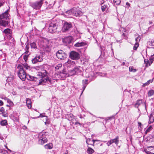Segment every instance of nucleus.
Wrapping results in <instances>:
<instances>
[{"instance_id":"nucleus-1","label":"nucleus","mask_w":154,"mask_h":154,"mask_svg":"<svg viewBox=\"0 0 154 154\" xmlns=\"http://www.w3.org/2000/svg\"><path fill=\"white\" fill-rule=\"evenodd\" d=\"M47 75L46 71L45 70H43L41 72H38V75L41 76L42 77L39 81L38 85H44L45 83L47 82H49L50 83H51V80L50 78L48 77H46V78L45 77Z\"/></svg>"},{"instance_id":"nucleus-2","label":"nucleus","mask_w":154,"mask_h":154,"mask_svg":"<svg viewBox=\"0 0 154 154\" xmlns=\"http://www.w3.org/2000/svg\"><path fill=\"white\" fill-rule=\"evenodd\" d=\"M17 68L18 69L17 71L18 77L22 81H25L27 75L23 68V66L19 64Z\"/></svg>"},{"instance_id":"nucleus-3","label":"nucleus","mask_w":154,"mask_h":154,"mask_svg":"<svg viewBox=\"0 0 154 154\" xmlns=\"http://www.w3.org/2000/svg\"><path fill=\"white\" fill-rule=\"evenodd\" d=\"M43 2L44 0H40L34 2H30L29 5L34 9L39 10L42 6Z\"/></svg>"},{"instance_id":"nucleus-4","label":"nucleus","mask_w":154,"mask_h":154,"mask_svg":"<svg viewBox=\"0 0 154 154\" xmlns=\"http://www.w3.org/2000/svg\"><path fill=\"white\" fill-rule=\"evenodd\" d=\"M57 24L54 22H52L50 23L48 28V32L51 33H54L57 31Z\"/></svg>"},{"instance_id":"nucleus-5","label":"nucleus","mask_w":154,"mask_h":154,"mask_svg":"<svg viewBox=\"0 0 154 154\" xmlns=\"http://www.w3.org/2000/svg\"><path fill=\"white\" fill-rule=\"evenodd\" d=\"M57 57L60 59H64L66 58L67 55L62 50H59L56 53Z\"/></svg>"},{"instance_id":"nucleus-6","label":"nucleus","mask_w":154,"mask_h":154,"mask_svg":"<svg viewBox=\"0 0 154 154\" xmlns=\"http://www.w3.org/2000/svg\"><path fill=\"white\" fill-rule=\"evenodd\" d=\"M69 56L71 59L74 60H78L80 58L79 54L75 51H72L69 54Z\"/></svg>"},{"instance_id":"nucleus-7","label":"nucleus","mask_w":154,"mask_h":154,"mask_svg":"<svg viewBox=\"0 0 154 154\" xmlns=\"http://www.w3.org/2000/svg\"><path fill=\"white\" fill-rule=\"evenodd\" d=\"M72 26L71 23L68 22H65L64 23L62 28V31L63 32H66L71 28Z\"/></svg>"},{"instance_id":"nucleus-8","label":"nucleus","mask_w":154,"mask_h":154,"mask_svg":"<svg viewBox=\"0 0 154 154\" xmlns=\"http://www.w3.org/2000/svg\"><path fill=\"white\" fill-rule=\"evenodd\" d=\"M43 60L42 58L40 55H37L32 59V61L33 63L35 64L38 62H41Z\"/></svg>"},{"instance_id":"nucleus-9","label":"nucleus","mask_w":154,"mask_h":154,"mask_svg":"<svg viewBox=\"0 0 154 154\" xmlns=\"http://www.w3.org/2000/svg\"><path fill=\"white\" fill-rule=\"evenodd\" d=\"M74 9L73 11V15L76 17L82 15L83 13L79 9L75 7L73 8Z\"/></svg>"},{"instance_id":"nucleus-10","label":"nucleus","mask_w":154,"mask_h":154,"mask_svg":"<svg viewBox=\"0 0 154 154\" xmlns=\"http://www.w3.org/2000/svg\"><path fill=\"white\" fill-rule=\"evenodd\" d=\"M42 134H40V136H38V143L40 145H43L44 143L47 142V138H42L41 136H42Z\"/></svg>"},{"instance_id":"nucleus-11","label":"nucleus","mask_w":154,"mask_h":154,"mask_svg":"<svg viewBox=\"0 0 154 154\" xmlns=\"http://www.w3.org/2000/svg\"><path fill=\"white\" fill-rule=\"evenodd\" d=\"M8 10H7L5 12L0 15V19L7 20L8 19L9 15L8 14Z\"/></svg>"},{"instance_id":"nucleus-12","label":"nucleus","mask_w":154,"mask_h":154,"mask_svg":"<svg viewBox=\"0 0 154 154\" xmlns=\"http://www.w3.org/2000/svg\"><path fill=\"white\" fill-rule=\"evenodd\" d=\"M75 65V62L71 60H68V61L65 63V66L67 68H70L72 67Z\"/></svg>"},{"instance_id":"nucleus-13","label":"nucleus","mask_w":154,"mask_h":154,"mask_svg":"<svg viewBox=\"0 0 154 154\" xmlns=\"http://www.w3.org/2000/svg\"><path fill=\"white\" fill-rule=\"evenodd\" d=\"M72 39V37L69 36L64 38L63 39V42L67 44H70L71 42Z\"/></svg>"},{"instance_id":"nucleus-14","label":"nucleus","mask_w":154,"mask_h":154,"mask_svg":"<svg viewBox=\"0 0 154 154\" xmlns=\"http://www.w3.org/2000/svg\"><path fill=\"white\" fill-rule=\"evenodd\" d=\"M118 139L119 137L117 136L115 139L109 141L107 143L108 146H110L113 143H115L117 145L119 142Z\"/></svg>"},{"instance_id":"nucleus-15","label":"nucleus","mask_w":154,"mask_h":154,"mask_svg":"<svg viewBox=\"0 0 154 154\" xmlns=\"http://www.w3.org/2000/svg\"><path fill=\"white\" fill-rule=\"evenodd\" d=\"M82 69L80 66H77L75 67L74 70L75 72V75H79L81 73Z\"/></svg>"},{"instance_id":"nucleus-16","label":"nucleus","mask_w":154,"mask_h":154,"mask_svg":"<svg viewBox=\"0 0 154 154\" xmlns=\"http://www.w3.org/2000/svg\"><path fill=\"white\" fill-rule=\"evenodd\" d=\"M154 56V54L151 56V57L149 60H146L145 59L144 60L145 63L147 64H148L149 66H150L152 64L153 61V58Z\"/></svg>"},{"instance_id":"nucleus-17","label":"nucleus","mask_w":154,"mask_h":154,"mask_svg":"<svg viewBox=\"0 0 154 154\" xmlns=\"http://www.w3.org/2000/svg\"><path fill=\"white\" fill-rule=\"evenodd\" d=\"M8 22L5 20L0 19V26L6 27L8 25Z\"/></svg>"},{"instance_id":"nucleus-18","label":"nucleus","mask_w":154,"mask_h":154,"mask_svg":"<svg viewBox=\"0 0 154 154\" xmlns=\"http://www.w3.org/2000/svg\"><path fill=\"white\" fill-rule=\"evenodd\" d=\"M87 45L85 42H77L74 45V46L76 47H79L82 46H84Z\"/></svg>"},{"instance_id":"nucleus-19","label":"nucleus","mask_w":154,"mask_h":154,"mask_svg":"<svg viewBox=\"0 0 154 154\" xmlns=\"http://www.w3.org/2000/svg\"><path fill=\"white\" fill-rule=\"evenodd\" d=\"M149 151L147 152L148 154H154V146L148 147Z\"/></svg>"},{"instance_id":"nucleus-20","label":"nucleus","mask_w":154,"mask_h":154,"mask_svg":"<svg viewBox=\"0 0 154 154\" xmlns=\"http://www.w3.org/2000/svg\"><path fill=\"white\" fill-rule=\"evenodd\" d=\"M26 104L28 107L29 109L31 108L32 107L31 99L29 98H26Z\"/></svg>"},{"instance_id":"nucleus-21","label":"nucleus","mask_w":154,"mask_h":154,"mask_svg":"<svg viewBox=\"0 0 154 154\" xmlns=\"http://www.w3.org/2000/svg\"><path fill=\"white\" fill-rule=\"evenodd\" d=\"M26 78H27L28 80L32 81H36L37 79L36 78L29 75H26Z\"/></svg>"},{"instance_id":"nucleus-22","label":"nucleus","mask_w":154,"mask_h":154,"mask_svg":"<svg viewBox=\"0 0 154 154\" xmlns=\"http://www.w3.org/2000/svg\"><path fill=\"white\" fill-rule=\"evenodd\" d=\"M3 32L5 33L6 35H9V36L11 35V29H7L4 30Z\"/></svg>"},{"instance_id":"nucleus-23","label":"nucleus","mask_w":154,"mask_h":154,"mask_svg":"<svg viewBox=\"0 0 154 154\" xmlns=\"http://www.w3.org/2000/svg\"><path fill=\"white\" fill-rule=\"evenodd\" d=\"M60 75L62 77H68V74L67 73L66 71H63L60 74Z\"/></svg>"},{"instance_id":"nucleus-24","label":"nucleus","mask_w":154,"mask_h":154,"mask_svg":"<svg viewBox=\"0 0 154 154\" xmlns=\"http://www.w3.org/2000/svg\"><path fill=\"white\" fill-rule=\"evenodd\" d=\"M88 80L85 79V80H83L82 81V83L83 85V91L82 92V93H83V92L85 90L87 85L88 84Z\"/></svg>"},{"instance_id":"nucleus-25","label":"nucleus","mask_w":154,"mask_h":154,"mask_svg":"<svg viewBox=\"0 0 154 154\" xmlns=\"http://www.w3.org/2000/svg\"><path fill=\"white\" fill-rule=\"evenodd\" d=\"M74 9H73V8L72 9H71V10L67 11L65 13L66 14H68V15L66 14L67 16H71L72 15H73V11H74Z\"/></svg>"},{"instance_id":"nucleus-26","label":"nucleus","mask_w":154,"mask_h":154,"mask_svg":"<svg viewBox=\"0 0 154 154\" xmlns=\"http://www.w3.org/2000/svg\"><path fill=\"white\" fill-rule=\"evenodd\" d=\"M67 74H68V77L75 75L74 69L68 71Z\"/></svg>"},{"instance_id":"nucleus-27","label":"nucleus","mask_w":154,"mask_h":154,"mask_svg":"<svg viewBox=\"0 0 154 154\" xmlns=\"http://www.w3.org/2000/svg\"><path fill=\"white\" fill-rule=\"evenodd\" d=\"M94 152V150L91 147H88L87 150V152L89 154H91L93 153Z\"/></svg>"},{"instance_id":"nucleus-28","label":"nucleus","mask_w":154,"mask_h":154,"mask_svg":"<svg viewBox=\"0 0 154 154\" xmlns=\"http://www.w3.org/2000/svg\"><path fill=\"white\" fill-rule=\"evenodd\" d=\"M52 144L51 143L47 144L45 146V147L47 149H51L53 147Z\"/></svg>"},{"instance_id":"nucleus-29","label":"nucleus","mask_w":154,"mask_h":154,"mask_svg":"<svg viewBox=\"0 0 154 154\" xmlns=\"http://www.w3.org/2000/svg\"><path fill=\"white\" fill-rule=\"evenodd\" d=\"M149 122V124L154 122V116H153L152 114H151L150 116Z\"/></svg>"},{"instance_id":"nucleus-30","label":"nucleus","mask_w":154,"mask_h":154,"mask_svg":"<svg viewBox=\"0 0 154 154\" xmlns=\"http://www.w3.org/2000/svg\"><path fill=\"white\" fill-rule=\"evenodd\" d=\"M41 134L42 135V136H41L42 137V138H47L46 137L47 135V134L45 132H40L38 134V136H40Z\"/></svg>"},{"instance_id":"nucleus-31","label":"nucleus","mask_w":154,"mask_h":154,"mask_svg":"<svg viewBox=\"0 0 154 154\" xmlns=\"http://www.w3.org/2000/svg\"><path fill=\"white\" fill-rule=\"evenodd\" d=\"M154 94V90H150L149 91L148 93V97H150Z\"/></svg>"},{"instance_id":"nucleus-32","label":"nucleus","mask_w":154,"mask_h":154,"mask_svg":"<svg viewBox=\"0 0 154 154\" xmlns=\"http://www.w3.org/2000/svg\"><path fill=\"white\" fill-rule=\"evenodd\" d=\"M142 103V101L140 100H138L137 101L136 103L135 104V106L136 107H137L139 106Z\"/></svg>"},{"instance_id":"nucleus-33","label":"nucleus","mask_w":154,"mask_h":154,"mask_svg":"<svg viewBox=\"0 0 154 154\" xmlns=\"http://www.w3.org/2000/svg\"><path fill=\"white\" fill-rule=\"evenodd\" d=\"M7 121L6 120H2L0 122V124L2 126H5L7 125Z\"/></svg>"},{"instance_id":"nucleus-34","label":"nucleus","mask_w":154,"mask_h":154,"mask_svg":"<svg viewBox=\"0 0 154 154\" xmlns=\"http://www.w3.org/2000/svg\"><path fill=\"white\" fill-rule=\"evenodd\" d=\"M2 99H4L5 100H7V102L8 103H10V105L11 106H12L13 105V103L12 101H11L9 99H8L6 97H4V98H2Z\"/></svg>"},{"instance_id":"nucleus-35","label":"nucleus","mask_w":154,"mask_h":154,"mask_svg":"<svg viewBox=\"0 0 154 154\" xmlns=\"http://www.w3.org/2000/svg\"><path fill=\"white\" fill-rule=\"evenodd\" d=\"M107 8V5H104L101 6V9L102 11L103 12L105 11Z\"/></svg>"},{"instance_id":"nucleus-36","label":"nucleus","mask_w":154,"mask_h":154,"mask_svg":"<svg viewBox=\"0 0 154 154\" xmlns=\"http://www.w3.org/2000/svg\"><path fill=\"white\" fill-rule=\"evenodd\" d=\"M30 46L32 48H37L36 44L34 42L30 43Z\"/></svg>"},{"instance_id":"nucleus-37","label":"nucleus","mask_w":154,"mask_h":154,"mask_svg":"<svg viewBox=\"0 0 154 154\" xmlns=\"http://www.w3.org/2000/svg\"><path fill=\"white\" fill-rule=\"evenodd\" d=\"M113 2L115 5H118L121 2L120 0H113Z\"/></svg>"},{"instance_id":"nucleus-38","label":"nucleus","mask_w":154,"mask_h":154,"mask_svg":"<svg viewBox=\"0 0 154 154\" xmlns=\"http://www.w3.org/2000/svg\"><path fill=\"white\" fill-rule=\"evenodd\" d=\"M129 70L130 72H135L137 71V69H134L133 66H130L129 67Z\"/></svg>"},{"instance_id":"nucleus-39","label":"nucleus","mask_w":154,"mask_h":154,"mask_svg":"<svg viewBox=\"0 0 154 154\" xmlns=\"http://www.w3.org/2000/svg\"><path fill=\"white\" fill-rule=\"evenodd\" d=\"M23 67H24L26 69H29L30 68L29 66H28L27 63H24L22 65Z\"/></svg>"},{"instance_id":"nucleus-40","label":"nucleus","mask_w":154,"mask_h":154,"mask_svg":"<svg viewBox=\"0 0 154 154\" xmlns=\"http://www.w3.org/2000/svg\"><path fill=\"white\" fill-rule=\"evenodd\" d=\"M141 38L140 36H138L135 38L136 43L137 44H139V42L140 41Z\"/></svg>"},{"instance_id":"nucleus-41","label":"nucleus","mask_w":154,"mask_h":154,"mask_svg":"<svg viewBox=\"0 0 154 154\" xmlns=\"http://www.w3.org/2000/svg\"><path fill=\"white\" fill-rule=\"evenodd\" d=\"M152 129V127L151 126H150L146 130L145 133L147 134L148 132L150 131Z\"/></svg>"},{"instance_id":"nucleus-42","label":"nucleus","mask_w":154,"mask_h":154,"mask_svg":"<svg viewBox=\"0 0 154 154\" xmlns=\"http://www.w3.org/2000/svg\"><path fill=\"white\" fill-rule=\"evenodd\" d=\"M29 54L27 55L25 54L23 56V59L26 62L28 58L29 57Z\"/></svg>"},{"instance_id":"nucleus-43","label":"nucleus","mask_w":154,"mask_h":154,"mask_svg":"<svg viewBox=\"0 0 154 154\" xmlns=\"http://www.w3.org/2000/svg\"><path fill=\"white\" fill-rule=\"evenodd\" d=\"M139 44H137L135 43L134 46V47L133 49L134 50H136L137 49V48L139 46Z\"/></svg>"},{"instance_id":"nucleus-44","label":"nucleus","mask_w":154,"mask_h":154,"mask_svg":"<svg viewBox=\"0 0 154 154\" xmlns=\"http://www.w3.org/2000/svg\"><path fill=\"white\" fill-rule=\"evenodd\" d=\"M4 112V109L3 107L0 108V114H3Z\"/></svg>"},{"instance_id":"nucleus-45","label":"nucleus","mask_w":154,"mask_h":154,"mask_svg":"<svg viewBox=\"0 0 154 154\" xmlns=\"http://www.w3.org/2000/svg\"><path fill=\"white\" fill-rule=\"evenodd\" d=\"M6 152L7 153H8V152L7 151L5 150V149H0V153H2L3 154H5V152Z\"/></svg>"},{"instance_id":"nucleus-46","label":"nucleus","mask_w":154,"mask_h":154,"mask_svg":"<svg viewBox=\"0 0 154 154\" xmlns=\"http://www.w3.org/2000/svg\"><path fill=\"white\" fill-rule=\"evenodd\" d=\"M62 65L60 64H59L58 66H56L55 67V68L56 69H59V67H61Z\"/></svg>"},{"instance_id":"nucleus-47","label":"nucleus","mask_w":154,"mask_h":154,"mask_svg":"<svg viewBox=\"0 0 154 154\" xmlns=\"http://www.w3.org/2000/svg\"><path fill=\"white\" fill-rule=\"evenodd\" d=\"M67 116L68 117H70L71 118L73 117V116L72 114H69L67 115Z\"/></svg>"},{"instance_id":"nucleus-48","label":"nucleus","mask_w":154,"mask_h":154,"mask_svg":"<svg viewBox=\"0 0 154 154\" xmlns=\"http://www.w3.org/2000/svg\"><path fill=\"white\" fill-rule=\"evenodd\" d=\"M29 48V45L28 44H27L25 47V50H28Z\"/></svg>"},{"instance_id":"nucleus-49","label":"nucleus","mask_w":154,"mask_h":154,"mask_svg":"<svg viewBox=\"0 0 154 154\" xmlns=\"http://www.w3.org/2000/svg\"><path fill=\"white\" fill-rule=\"evenodd\" d=\"M13 76L12 77H8L7 79V80L8 81H11L13 79Z\"/></svg>"},{"instance_id":"nucleus-50","label":"nucleus","mask_w":154,"mask_h":154,"mask_svg":"<svg viewBox=\"0 0 154 154\" xmlns=\"http://www.w3.org/2000/svg\"><path fill=\"white\" fill-rule=\"evenodd\" d=\"M148 85L147 84V82H146L145 83H144L143 84V86L144 87H145L146 86H147V85Z\"/></svg>"},{"instance_id":"nucleus-51","label":"nucleus","mask_w":154,"mask_h":154,"mask_svg":"<svg viewBox=\"0 0 154 154\" xmlns=\"http://www.w3.org/2000/svg\"><path fill=\"white\" fill-rule=\"evenodd\" d=\"M138 126L141 128V126L142 125L141 123L140 122H138Z\"/></svg>"},{"instance_id":"nucleus-52","label":"nucleus","mask_w":154,"mask_h":154,"mask_svg":"<svg viewBox=\"0 0 154 154\" xmlns=\"http://www.w3.org/2000/svg\"><path fill=\"white\" fill-rule=\"evenodd\" d=\"M75 125H76L77 124H79V125H82V124L79 122H76L75 123Z\"/></svg>"},{"instance_id":"nucleus-53","label":"nucleus","mask_w":154,"mask_h":154,"mask_svg":"<svg viewBox=\"0 0 154 154\" xmlns=\"http://www.w3.org/2000/svg\"><path fill=\"white\" fill-rule=\"evenodd\" d=\"M3 104V103L2 100H0V106H2Z\"/></svg>"},{"instance_id":"nucleus-54","label":"nucleus","mask_w":154,"mask_h":154,"mask_svg":"<svg viewBox=\"0 0 154 154\" xmlns=\"http://www.w3.org/2000/svg\"><path fill=\"white\" fill-rule=\"evenodd\" d=\"M45 114H40V117H44L45 116Z\"/></svg>"},{"instance_id":"nucleus-55","label":"nucleus","mask_w":154,"mask_h":154,"mask_svg":"<svg viewBox=\"0 0 154 154\" xmlns=\"http://www.w3.org/2000/svg\"><path fill=\"white\" fill-rule=\"evenodd\" d=\"M4 4V2H0V7L3 6V5Z\"/></svg>"},{"instance_id":"nucleus-56","label":"nucleus","mask_w":154,"mask_h":154,"mask_svg":"<svg viewBox=\"0 0 154 154\" xmlns=\"http://www.w3.org/2000/svg\"><path fill=\"white\" fill-rule=\"evenodd\" d=\"M29 51H28V50H26V51L25 52L24 54H27L29 53Z\"/></svg>"},{"instance_id":"nucleus-57","label":"nucleus","mask_w":154,"mask_h":154,"mask_svg":"<svg viewBox=\"0 0 154 154\" xmlns=\"http://www.w3.org/2000/svg\"><path fill=\"white\" fill-rule=\"evenodd\" d=\"M147 81L149 82V83H152L153 82V80L152 79V80H149L148 81Z\"/></svg>"},{"instance_id":"nucleus-58","label":"nucleus","mask_w":154,"mask_h":154,"mask_svg":"<svg viewBox=\"0 0 154 154\" xmlns=\"http://www.w3.org/2000/svg\"><path fill=\"white\" fill-rule=\"evenodd\" d=\"M5 112H4V113H3V114H2V116L5 117L6 116H7V115H6V114H5Z\"/></svg>"},{"instance_id":"nucleus-59","label":"nucleus","mask_w":154,"mask_h":154,"mask_svg":"<svg viewBox=\"0 0 154 154\" xmlns=\"http://www.w3.org/2000/svg\"><path fill=\"white\" fill-rule=\"evenodd\" d=\"M45 124L46 125H48L49 123L47 121L45 122Z\"/></svg>"},{"instance_id":"nucleus-60","label":"nucleus","mask_w":154,"mask_h":154,"mask_svg":"<svg viewBox=\"0 0 154 154\" xmlns=\"http://www.w3.org/2000/svg\"><path fill=\"white\" fill-rule=\"evenodd\" d=\"M126 5L128 6H130V4L128 2L126 3Z\"/></svg>"},{"instance_id":"nucleus-61","label":"nucleus","mask_w":154,"mask_h":154,"mask_svg":"<svg viewBox=\"0 0 154 154\" xmlns=\"http://www.w3.org/2000/svg\"><path fill=\"white\" fill-rule=\"evenodd\" d=\"M10 44H11V43L10 42H7V43H6V44L8 45H9Z\"/></svg>"},{"instance_id":"nucleus-62","label":"nucleus","mask_w":154,"mask_h":154,"mask_svg":"<svg viewBox=\"0 0 154 154\" xmlns=\"http://www.w3.org/2000/svg\"><path fill=\"white\" fill-rule=\"evenodd\" d=\"M88 140H89V141H90V139H87V140H86V142L88 144Z\"/></svg>"},{"instance_id":"nucleus-63","label":"nucleus","mask_w":154,"mask_h":154,"mask_svg":"<svg viewBox=\"0 0 154 154\" xmlns=\"http://www.w3.org/2000/svg\"><path fill=\"white\" fill-rule=\"evenodd\" d=\"M152 22L149 21V24H152Z\"/></svg>"},{"instance_id":"nucleus-64","label":"nucleus","mask_w":154,"mask_h":154,"mask_svg":"<svg viewBox=\"0 0 154 154\" xmlns=\"http://www.w3.org/2000/svg\"><path fill=\"white\" fill-rule=\"evenodd\" d=\"M68 152L66 151L65 152V153H64V154H68Z\"/></svg>"}]
</instances>
